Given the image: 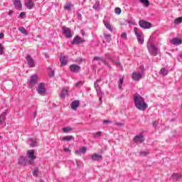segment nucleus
I'll list each match as a JSON object with an SVG mask.
<instances>
[{
    "mask_svg": "<svg viewBox=\"0 0 182 182\" xmlns=\"http://www.w3.org/2000/svg\"><path fill=\"white\" fill-rule=\"evenodd\" d=\"M134 102L136 109H139V110L144 111L147 107H149L147 103H146V101L144 100V98L141 97L139 94L134 95Z\"/></svg>",
    "mask_w": 182,
    "mask_h": 182,
    "instance_id": "obj_1",
    "label": "nucleus"
},
{
    "mask_svg": "<svg viewBox=\"0 0 182 182\" xmlns=\"http://www.w3.org/2000/svg\"><path fill=\"white\" fill-rule=\"evenodd\" d=\"M141 73H139L137 71H134L132 74V80H134L135 82H139V80H141L143 77H144V67L142 66L141 68Z\"/></svg>",
    "mask_w": 182,
    "mask_h": 182,
    "instance_id": "obj_2",
    "label": "nucleus"
},
{
    "mask_svg": "<svg viewBox=\"0 0 182 182\" xmlns=\"http://www.w3.org/2000/svg\"><path fill=\"white\" fill-rule=\"evenodd\" d=\"M134 32L137 38L139 43L143 45V43H144V39L141 38V36H143V33L140 32L136 27H134Z\"/></svg>",
    "mask_w": 182,
    "mask_h": 182,
    "instance_id": "obj_3",
    "label": "nucleus"
},
{
    "mask_svg": "<svg viewBox=\"0 0 182 182\" xmlns=\"http://www.w3.org/2000/svg\"><path fill=\"white\" fill-rule=\"evenodd\" d=\"M27 156L30 160L28 161V164H32L33 161L36 159V156H35L34 150H28L27 151Z\"/></svg>",
    "mask_w": 182,
    "mask_h": 182,
    "instance_id": "obj_4",
    "label": "nucleus"
},
{
    "mask_svg": "<svg viewBox=\"0 0 182 182\" xmlns=\"http://www.w3.org/2000/svg\"><path fill=\"white\" fill-rule=\"evenodd\" d=\"M85 42H86V40H85L84 38H82L79 36H76L73 38V40L71 42V43H72V45H80V43H85Z\"/></svg>",
    "mask_w": 182,
    "mask_h": 182,
    "instance_id": "obj_5",
    "label": "nucleus"
},
{
    "mask_svg": "<svg viewBox=\"0 0 182 182\" xmlns=\"http://www.w3.org/2000/svg\"><path fill=\"white\" fill-rule=\"evenodd\" d=\"M139 26L144 29H150L151 28V23L141 20L139 22Z\"/></svg>",
    "mask_w": 182,
    "mask_h": 182,
    "instance_id": "obj_6",
    "label": "nucleus"
},
{
    "mask_svg": "<svg viewBox=\"0 0 182 182\" xmlns=\"http://www.w3.org/2000/svg\"><path fill=\"white\" fill-rule=\"evenodd\" d=\"M147 48L149 49V53L153 55L154 56H156L159 53V50L154 46H151L150 43H148Z\"/></svg>",
    "mask_w": 182,
    "mask_h": 182,
    "instance_id": "obj_7",
    "label": "nucleus"
},
{
    "mask_svg": "<svg viewBox=\"0 0 182 182\" xmlns=\"http://www.w3.org/2000/svg\"><path fill=\"white\" fill-rule=\"evenodd\" d=\"M63 33L65 38L70 39L72 38V31L68 27H63Z\"/></svg>",
    "mask_w": 182,
    "mask_h": 182,
    "instance_id": "obj_8",
    "label": "nucleus"
},
{
    "mask_svg": "<svg viewBox=\"0 0 182 182\" xmlns=\"http://www.w3.org/2000/svg\"><path fill=\"white\" fill-rule=\"evenodd\" d=\"M37 92L39 95H41V96H43L45 93H46V90H45V85L43 83H40L38 85Z\"/></svg>",
    "mask_w": 182,
    "mask_h": 182,
    "instance_id": "obj_9",
    "label": "nucleus"
},
{
    "mask_svg": "<svg viewBox=\"0 0 182 182\" xmlns=\"http://www.w3.org/2000/svg\"><path fill=\"white\" fill-rule=\"evenodd\" d=\"M70 70L72 73H79L80 72V66L73 64L70 66Z\"/></svg>",
    "mask_w": 182,
    "mask_h": 182,
    "instance_id": "obj_10",
    "label": "nucleus"
},
{
    "mask_svg": "<svg viewBox=\"0 0 182 182\" xmlns=\"http://www.w3.org/2000/svg\"><path fill=\"white\" fill-rule=\"evenodd\" d=\"M91 159L92 161H100V160H103V156H102V154L95 153L91 155Z\"/></svg>",
    "mask_w": 182,
    "mask_h": 182,
    "instance_id": "obj_11",
    "label": "nucleus"
},
{
    "mask_svg": "<svg viewBox=\"0 0 182 182\" xmlns=\"http://www.w3.org/2000/svg\"><path fill=\"white\" fill-rule=\"evenodd\" d=\"M38 82V76L37 75H32L28 81V85L30 86L33 87L36 85Z\"/></svg>",
    "mask_w": 182,
    "mask_h": 182,
    "instance_id": "obj_12",
    "label": "nucleus"
},
{
    "mask_svg": "<svg viewBox=\"0 0 182 182\" xmlns=\"http://www.w3.org/2000/svg\"><path fill=\"white\" fill-rule=\"evenodd\" d=\"M26 59L27 60L28 65H30L31 68H35V62L33 61V58H32L31 55H27L26 57Z\"/></svg>",
    "mask_w": 182,
    "mask_h": 182,
    "instance_id": "obj_13",
    "label": "nucleus"
},
{
    "mask_svg": "<svg viewBox=\"0 0 182 182\" xmlns=\"http://www.w3.org/2000/svg\"><path fill=\"white\" fill-rule=\"evenodd\" d=\"M134 141L136 144L143 143V141H144V136H143V135H136L134 138Z\"/></svg>",
    "mask_w": 182,
    "mask_h": 182,
    "instance_id": "obj_14",
    "label": "nucleus"
},
{
    "mask_svg": "<svg viewBox=\"0 0 182 182\" xmlns=\"http://www.w3.org/2000/svg\"><path fill=\"white\" fill-rule=\"evenodd\" d=\"M14 5L16 9L22 11V3H21V0H14Z\"/></svg>",
    "mask_w": 182,
    "mask_h": 182,
    "instance_id": "obj_15",
    "label": "nucleus"
},
{
    "mask_svg": "<svg viewBox=\"0 0 182 182\" xmlns=\"http://www.w3.org/2000/svg\"><path fill=\"white\" fill-rule=\"evenodd\" d=\"M25 6H26L27 9H33V6H35V3L33 2V0H28L25 3Z\"/></svg>",
    "mask_w": 182,
    "mask_h": 182,
    "instance_id": "obj_16",
    "label": "nucleus"
},
{
    "mask_svg": "<svg viewBox=\"0 0 182 182\" xmlns=\"http://www.w3.org/2000/svg\"><path fill=\"white\" fill-rule=\"evenodd\" d=\"M60 62H61V66H66L68 65V56L60 55Z\"/></svg>",
    "mask_w": 182,
    "mask_h": 182,
    "instance_id": "obj_17",
    "label": "nucleus"
},
{
    "mask_svg": "<svg viewBox=\"0 0 182 182\" xmlns=\"http://www.w3.org/2000/svg\"><path fill=\"white\" fill-rule=\"evenodd\" d=\"M80 105V102H79V100L73 101L71 103V109H73V110H76L79 107Z\"/></svg>",
    "mask_w": 182,
    "mask_h": 182,
    "instance_id": "obj_18",
    "label": "nucleus"
},
{
    "mask_svg": "<svg viewBox=\"0 0 182 182\" xmlns=\"http://www.w3.org/2000/svg\"><path fill=\"white\" fill-rule=\"evenodd\" d=\"M173 45H181L182 41L180 38H173L170 41Z\"/></svg>",
    "mask_w": 182,
    "mask_h": 182,
    "instance_id": "obj_19",
    "label": "nucleus"
},
{
    "mask_svg": "<svg viewBox=\"0 0 182 182\" xmlns=\"http://www.w3.org/2000/svg\"><path fill=\"white\" fill-rule=\"evenodd\" d=\"M73 4L71 2H68L65 5H64L63 9L65 11H72V8Z\"/></svg>",
    "mask_w": 182,
    "mask_h": 182,
    "instance_id": "obj_20",
    "label": "nucleus"
},
{
    "mask_svg": "<svg viewBox=\"0 0 182 182\" xmlns=\"http://www.w3.org/2000/svg\"><path fill=\"white\" fill-rule=\"evenodd\" d=\"M63 141H70L72 140H75L74 136H65L62 138Z\"/></svg>",
    "mask_w": 182,
    "mask_h": 182,
    "instance_id": "obj_21",
    "label": "nucleus"
},
{
    "mask_svg": "<svg viewBox=\"0 0 182 182\" xmlns=\"http://www.w3.org/2000/svg\"><path fill=\"white\" fill-rule=\"evenodd\" d=\"M68 95V90L66 89H63L61 92L60 93V97L61 99H65Z\"/></svg>",
    "mask_w": 182,
    "mask_h": 182,
    "instance_id": "obj_22",
    "label": "nucleus"
},
{
    "mask_svg": "<svg viewBox=\"0 0 182 182\" xmlns=\"http://www.w3.org/2000/svg\"><path fill=\"white\" fill-rule=\"evenodd\" d=\"M95 60H100V62H102V63H105V65H107V63H106V60H105L103 57L96 56L93 59V61Z\"/></svg>",
    "mask_w": 182,
    "mask_h": 182,
    "instance_id": "obj_23",
    "label": "nucleus"
},
{
    "mask_svg": "<svg viewBox=\"0 0 182 182\" xmlns=\"http://www.w3.org/2000/svg\"><path fill=\"white\" fill-rule=\"evenodd\" d=\"M18 164H21V166H25L26 164V159L25 156L20 157L18 160Z\"/></svg>",
    "mask_w": 182,
    "mask_h": 182,
    "instance_id": "obj_24",
    "label": "nucleus"
},
{
    "mask_svg": "<svg viewBox=\"0 0 182 182\" xmlns=\"http://www.w3.org/2000/svg\"><path fill=\"white\" fill-rule=\"evenodd\" d=\"M139 2L146 8L150 6V1H149V0H139Z\"/></svg>",
    "mask_w": 182,
    "mask_h": 182,
    "instance_id": "obj_25",
    "label": "nucleus"
},
{
    "mask_svg": "<svg viewBox=\"0 0 182 182\" xmlns=\"http://www.w3.org/2000/svg\"><path fill=\"white\" fill-rule=\"evenodd\" d=\"M103 23L105 25V26L106 27L107 29H109V31H110L112 32V31H113V28H112V26L110 25V23L109 22H106V21H103Z\"/></svg>",
    "mask_w": 182,
    "mask_h": 182,
    "instance_id": "obj_26",
    "label": "nucleus"
},
{
    "mask_svg": "<svg viewBox=\"0 0 182 182\" xmlns=\"http://www.w3.org/2000/svg\"><path fill=\"white\" fill-rule=\"evenodd\" d=\"M18 31L23 33V35H28V31L23 27L18 28Z\"/></svg>",
    "mask_w": 182,
    "mask_h": 182,
    "instance_id": "obj_27",
    "label": "nucleus"
},
{
    "mask_svg": "<svg viewBox=\"0 0 182 182\" xmlns=\"http://www.w3.org/2000/svg\"><path fill=\"white\" fill-rule=\"evenodd\" d=\"M72 130H73V129L70 127H67L63 128V132L64 133H69V132H72Z\"/></svg>",
    "mask_w": 182,
    "mask_h": 182,
    "instance_id": "obj_28",
    "label": "nucleus"
},
{
    "mask_svg": "<svg viewBox=\"0 0 182 182\" xmlns=\"http://www.w3.org/2000/svg\"><path fill=\"white\" fill-rule=\"evenodd\" d=\"M159 73L161 75H163V76H166L167 75V73H168V71H167V70H166V68H161Z\"/></svg>",
    "mask_w": 182,
    "mask_h": 182,
    "instance_id": "obj_29",
    "label": "nucleus"
},
{
    "mask_svg": "<svg viewBox=\"0 0 182 182\" xmlns=\"http://www.w3.org/2000/svg\"><path fill=\"white\" fill-rule=\"evenodd\" d=\"M181 22H182V17H178V18H176V20H175L176 25H180V23H181Z\"/></svg>",
    "mask_w": 182,
    "mask_h": 182,
    "instance_id": "obj_30",
    "label": "nucleus"
},
{
    "mask_svg": "<svg viewBox=\"0 0 182 182\" xmlns=\"http://www.w3.org/2000/svg\"><path fill=\"white\" fill-rule=\"evenodd\" d=\"M104 36L107 42H110V41H112V36L109 34H104Z\"/></svg>",
    "mask_w": 182,
    "mask_h": 182,
    "instance_id": "obj_31",
    "label": "nucleus"
},
{
    "mask_svg": "<svg viewBox=\"0 0 182 182\" xmlns=\"http://www.w3.org/2000/svg\"><path fill=\"white\" fill-rule=\"evenodd\" d=\"M172 178H174L175 180H177L178 178H181V175L178 173H174L173 175H172Z\"/></svg>",
    "mask_w": 182,
    "mask_h": 182,
    "instance_id": "obj_32",
    "label": "nucleus"
},
{
    "mask_svg": "<svg viewBox=\"0 0 182 182\" xmlns=\"http://www.w3.org/2000/svg\"><path fill=\"white\" fill-rule=\"evenodd\" d=\"M114 12L115 14H117V15H120V14H122V9L119 7L115 8L114 9Z\"/></svg>",
    "mask_w": 182,
    "mask_h": 182,
    "instance_id": "obj_33",
    "label": "nucleus"
},
{
    "mask_svg": "<svg viewBox=\"0 0 182 182\" xmlns=\"http://www.w3.org/2000/svg\"><path fill=\"white\" fill-rule=\"evenodd\" d=\"M123 80H124V78H123V77L119 79V81L118 82V86H119V89H122V86L123 85Z\"/></svg>",
    "mask_w": 182,
    "mask_h": 182,
    "instance_id": "obj_34",
    "label": "nucleus"
},
{
    "mask_svg": "<svg viewBox=\"0 0 182 182\" xmlns=\"http://www.w3.org/2000/svg\"><path fill=\"white\" fill-rule=\"evenodd\" d=\"M5 122V115H0V124H2Z\"/></svg>",
    "mask_w": 182,
    "mask_h": 182,
    "instance_id": "obj_35",
    "label": "nucleus"
},
{
    "mask_svg": "<svg viewBox=\"0 0 182 182\" xmlns=\"http://www.w3.org/2000/svg\"><path fill=\"white\" fill-rule=\"evenodd\" d=\"M19 17L21 18V19H24L26 17V13L25 12H21L19 14Z\"/></svg>",
    "mask_w": 182,
    "mask_h": 182,
    "instance_id": "obj_36",
    "label": "nucleus"
},
{
    "mask_svg": "<svg viewBox=\"0 0 182 182\" xmlns=\"http://www.w3.org/2000/svg\"><path fill=\"white\" fill-rule=\"evenodd\" d=\"M80 150L81 153H82L83 154H85V153H86V151H87V149H86V147H85V146L80 148Z\"/></svg>",
    "mask_w": 182,
    "mask_h": 182,
    "instance_id": "obj_37",
    "label": "nucleus"
},
{
    "mask_svg": "<svg viewBox=\"0 0 182 182\" xmlns=\"http://www.w3.org/2000/svg\"><path fill=\"white\" fill-rule=\"evenodd\" d=\"M4 49L5 48H4V45L0 43V55H3Z\"/></svg>",
    "mask_w": 182,
    "mask_h": 182,
    "instance_id": "obj_38",
    "label": "nucleus"
},
{
    "mask_svg": "<svg viewBox=\"0 0 182 182\" xmlns=\"http://www.w3.org/2000/svg\"><path fill=\"white\" fill-rule=\"evenodd\" d=\"M102 136V132H98L94 134V138L96 139V137H100Z\"/></svg>",
    "mask_w": 182,
    "mask_h": 182,
    "instance_id": "obj_39",
    "label": "nucleus"
},
{
    "mask_svg": "<svg viewBox=\"0 0 182 182\" xmlns=\"http://www.w3.org/2000/svg\"><path fill=\"white\" fill-rule=\"evenodd\" d=\"M149 151H141L139 156H148Z\"/></svg>",
    "mask_w": 182,
    "mask_h": 182,
    "instance_id": "obj_40",
    "label": "nucleus"
},
{
    "mask_svg": "<svg viewBox=\"0 0 182 182\" xmlns=\"http://www.w3.org/2000/svg\"><path fill=\"white\" fill-rule=\"evenodd\" d=\"M121 38H122V39H127V34L126 33H122L121 34Z\"/></svg>",
    "mask_w": 182,
    "mask_h": 182,
    "instance_id": "obj_41",
    "label": "nucleus"
},
{
    "mask_svg": "<svg viewBox=\"0 0 182 182\" xmlns=\"http://www.w3.org/2000/svg\"><path fill=\"white\" fill-rule=\"evenodd\" d=\"M38 173H39V170H38V168L34 169L33 171V176H38Z\"/></svg>",
    "mask_w": 182,
    "mask_h": 182,
    "instance_id": "obj_42",
    "label": "nucleus"
},
{
    "mask_svg": "<svg viewBox=\"0 0 182 182\" xmlns=\"http://www.w3.org/2000/svg\"><path fill=\"white\" fill-rule=\"evenodd\" d=\"M64 151L65 153H70V154L72 153V151L69 148H64Z\"/></svg>",
    "mask_w": 182,
    "mask_h": 182,
    "instance_id": "obj_43",
    "label": "nucleus"
},
{
    "mask_svg": "<svg viewBox=\"0 0 182 182\" xmlns=\"http://www.w3.org/2000/svg\"><path fill=\"white\" fill-rule=\"evenodd\" d=\"M75 154H77V156H81L82 151H80V149H79L75 151Z\"/></svg>",
    "mask_w": 182,
    "mask_h": 182,
    "instance_id": "obj_44",
    "label": "nucleus"
},
{
    "mask_svg": "<svg viewBox=\"0 0 182 182\" xmlns=\"http://www.w3.org/2000/svg\"><path fill=\"white\" fill-rule=\"evenodd\" d=\"M107 123H112V121L109 120V119H105L103 121V124H106Z\"/></svg>",
    "mask_w": 182,
    "mask_h": 182,
    "instance_id": "obj_45",
    "label": "nucleus"
},
{
    "mask_svg": "<svg viewBox=\"0 0 182 182\" xmlns=\"http://www.w3.org/2000/svg\"><path fill=\"white\" fill-rule=\"evenodd\" d=\"M82 85H83V82L82 81H80L78 82L77 84H76V86L77 87H79V86H82Z\"/></svg>",
    "mask_w": 182,
    "mask_h": 182,
    "instance_id": "obj_46",
    "label": "nucleus"
},
{
    "mask_svg": "<svg viewBox=\"0 0 182 182\" xmlns=\"http://www.w3.org/2000/svg\"><path fill=\"white\" fill-rule=\"evenodd\" d=\"M152 124H153L154 127H156L157 126V124H159V122L154 121Z\"/></svg>",
    "mask_w": 182,
    "mask_h": 182,
    "instance_id": "obj_47",
    "label": "nucleus"
},
{
    "mask_svg": "<svg viewBox=\"0 0 182 182\" xmlns=\"http://www.w3.org/2000/svg\"><path fill=\"white\" fill-rule=\"evenodd\" d=\"M49 76H50V77H53V76H55V72L51 71V72L49 73Z\"/></svg>",
    "mask_w": 182,
    "mask_h": 182,
    "instance_id": "obj_48",
    "label": "nucleus"
},
{
    "mask_svg": "<svg viewBox=\"0 0 182 182\" xmlns=\"http://www.w3.org/2000/svg\"><path fill=\"white\" fill-rule=\"evenodd\" d=\"M115 126H123V124L114 122Z\"/></svg>",
    "mask_w": 182,
    "mask_h": 182,
    "instance_id": "obj_49",
    "label": "nucleus"
},
{
    "mask_svg": "<svg viewBox=\"0 0 182 182\" xmlns=\"http://www.w3.org/2000/svg\"><path fill=\"white\" fill-rule=\"evenodd\" d=\"M4 36H5V35H4L3 33H0V39H4Z\"/></svg>",
    "mask_w": 182,
    "mask_h": 182,
    "instance_id": "obj_50",
    "label": "nucleus"
},
{
    "mask_svg": "<svg viewBox=\"0 0 182 182\" xmlns=\"http://www.w3.org/2000/svg\"><path fill=\"white\" fill-rule=\"evenodd\" d=\"M12 14H14V11H12V10H10L9 12V15H12Z\"/></svg>",
    "mask_w": 182,
    "mask_h": 182,
    "instance_id": "obj_51",
    "label": "nucleus"
},
{
    "mask_svg": "<svg viewBox=\"0 0 182 182\" xmlns=\"http://www.w3.org/2000/svg\"><path fill=\"white\" fill-rule=\"evenodd\" d=\"M82 36H85V32L82 33Z\"/></svg>",
    "mask_w": 182,
    "mask_h": 182,
    "instance_id": "obj_52",
    "label": "nucleus"
},
{
    "mask_svg": "<svg viewBox=\"0 0 182 182\" xmlns=\"http://www.w3.org/2000/svg\"><path fill=\"white\" fill-rule=\"evenodd\" d=\"M93 8L96 9V4H95V5H94Z\"/></svg>",
    "mask_w": 182,
    "mask_h": 182,
    "instance_id": "obj_53",
    "label": "nucleus"
},
{
    "mask_svg": "<svg viewBox=\"0 0 182 182\" xmlns=\"http://www.w3.org/2000/svg\"><path fill=\"white\" fill-rule=\"evenodd\" d=\"M100 100H102V98H100Z\"/></svg>",
    "mask_w": 182,
    "mask_h": 182,
    "instance_id": "obj_54",
    "label": "nucleus"
},
{
    "mask_svg": "<svg viewBox=\"0 0 182 182\" xmlns=\"http://www.w3.org/2000/svg\"><path fill=\"white\" fill-rule=\"evenodd\" d=\"M101 153H103V151H101Z\"/></svg>",
    "mask_w": 182,
    "mask_h": 182,
    "instance_id": "obj_55",
    "label": "nucleus"
}]
</instances>
